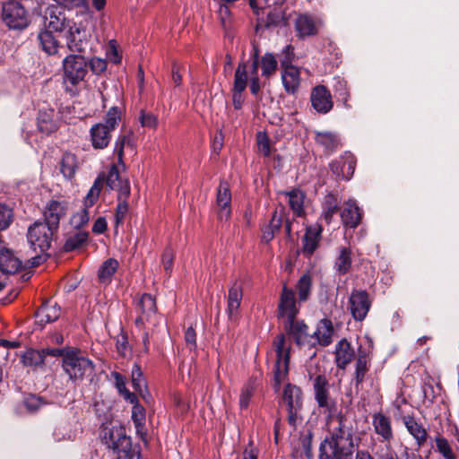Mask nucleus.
Returning <instances> with one entry per match:
<instances>
[{"instance_id": "1", "label": "nucleus", "mask_w": 459, "mask_h": 459, "mask_svg": "<svg viewBox=\"0 0 459 459\" xmlns=\"http://www.w3.org/2000/svg\"><path fill=\"white\" fill-rule=\"evenodd\" d=\"M337 431L330 439H325L320 446V459H352L354 444L351 434L345 429L342 419H337Z\"/></svg>"}, {"instance_id": "2", "label": "nucleus", "mask_w": 459, "mask_h": 459, "mask_svg": "<svg viewBox=\"0 0 459 459\" xmlns=\"http://www.w3.org/2000/svg\"><path fill=\"white\" fill-rule=\"evenodd\" d=\"M56 230L43 221H35L28 229L27 238L30 248L39 255L31 258V265L37 266L43 261L41 254H45L51 246Z\"/></svg>"}, {"instance_id": "3", "label": "nucleus", "mask_w": 459, "mask_h": 459, "mask_svg": "<svg viewBox=\"0 0 459 459\" xmlns=\"http://www.w3.org/2000/svg\"><path fill=\"white\" fill-rule=\"evenodd\" d=\"M104 442L117 459H140V452L132 446L131 438L122 427H113L104 435Z\"/></svg>"}, {"instance_id": "4", "label": "nucleus", "mask_w": 459, "mask_h": 459, "mask_svg": "<svg viewBox=\"0 0 459 459\" xmlns=\"http://www.w3.org/2000/svg\"><path fill=\"white\" fill-rule=\"evenodd\" d=\"M121 119V110L112 107L108 111L103 123L94 125L91 128V138L95 149L106 148L110 141V133L116 128Z\"/></svg>"}, {"instance_id": "5", "label": "nucleus", "mask_w": 459, "mask_h": 459, "mask_svg": "<svg viewBox=\"0 0 459 459\" xmlns=\"http://www.w3.org/2000/svg\"><path fill=\"white\" fill-rule=\"evenodd\" d=\"M62 368L73 382L81 380L84 376L93 372V363L89 359L81 356L76 350L66 351L62 361Z\"/></svg>"}, {"instance_id": "6", "label": "nucleus", "mask_w": 459, "mask_h": 459, "mask_svg": "<svg viewBox=\"0 0 459 459\" xmlns=\"http://www.w3.org/2000/svg\"><path fill=\"white\" fill-rule=\"evenodd\" d=\"M2 20L11 30H22L30 23L29 14L25 7L15 0H10L3 4Z\"/></svg>"}, {"instance_id": "7", "label": "nucleus", "mask_w": 459, "mask_h": 459, "mask_svg": "<svg viewBox=\"0 0 459 459\" xmlns=\"http://www.w3.org/2000/svg\"><path fill=\"white\" fill-rule=\"evenodd\" d=\"M65 84L76 86L87 74V61L81 55L70 54L63 60Z\"/></svg>"}, {"instance_id": "8", "label": "nucleus", "mask_w": 459, "mask_h": 459, "mask_svg": "<svg viewBox=\"0 0 459 459\" xmlns=\"http://www.w3.org/2000/svg\"><path fill=\"white\" fill-rule=\"evenodd\" d=\"M276 352V362L274 369L275 388L279 389L281 384L285 380L289 370L290 347L286 344L285 336L279 334L273 341Z\"/></svg>"}, {"instance_id": "9", "label": "nucleus", "mask_w": 459, "mask_h": 459, "mask_svg": "<svg viewBox=\"0 0 459 459\" xmlns=\"http://www.w3.org/2000/svg\"><path fill=\"white\" fill-rule=\"evenodd\" d=\"M283 52L285 56L281 60L282 84L288 93L294 94L300 83L299 70L291 65L294 56L293 48L288 45L284 48Z\"/></svg>"}, {"instance_id": "10", "label": "nucleus", "mask_w": 459, "mask_h": 459, "mask_svg": "<svg viewBox=\"0 0 459 459\" xmlns=\"http://www.w3.org/2000/svg\"><path fill=\"white\" fill-rule=\"evenodd\" d=\"M135 309L138 314L135 324L138 326L144 325L145 323L153 325L159 324L160 316L157 313L156 300L151 294H143L135 302Z\"/></svg>"}, {"instance_id": "11", "label": "nucleus", "mask_w": 459, "mask_h": 459, "mask_svg": "<svg viewBox=\"0 0 459 459\" xmlns=\"http://www.w3.org/2000/svg\"><path fill=\"white\" fill-rule=\"evenodd\" d=\"M66 47L71 52H84L89 43V37L86 30L75 22L68 25L65 30Z\"/></svg>"}, {"instance_id": "12", "label": "nucleus", "mask_w": 459, "mask_h": 459, "mask_svg": "<svg viewBox=\"0 0 459 459\" xmlns=\"http://www.w3.org/2000/svg\"><path fill=\"white\" fill-rule=\"evenodd\" d=\"M349 303L351 313L357 321H362L371 307L368 294L367 291L360 290H353L351 291Z\"/></svg>"}, {"instance_id": "13", "label": "nucleus", "mask_w": 459, "mask_h": 459, "mask_svg": "<svg viewBox=\"0 0 459 459\" xmlns=\"http://www.w3.org/2000/svg\"><path fill=\"white\" fill-rule=\"evenodd\" d=\"M294 26L297 36L299 39H305L317 34L322 26V21L317 17L303 13L297 16Z\"/></svg>"}, {"instance_id": "14", "label": "nucleus", "mask_w": 459, "mask_h": 459, "mask_svg": "<svg viewBox=\"0 0 459 459\" xmlns=\"http://www.w3.org/2000/svg\"><path fill=\"white\" fill-rule=\"evenodd\" d=\"M67 212V203L65 201L50 200L44 208L43 217L44 223L52 227L56 230L59 226V222Z\"/></svg>"}, {"instance_id": "15", "label": "nucleus", "mask_w": 459, "mask_h": 459, "mask_svg": "<svg viewBox=\"0 0 459 459\" xmlns=\"http://www.w3.org/2000/svg\"><path fill=\"white\" fill-rule=\"evenodd\" d=\"M231 193L226 182H221L217 189V216L221 221H228L231 215Z\"/></svg>"}, {"instance_id": "16", "label": "nucleus", "mask_w": 459, "mask_h": 459, "mask_svg": "<svg viewBox=\"0 0 459 459\" xmlns=\"http://www.w3.org/2000/svg\"><path fill=\"white\" fill-rule=\"evenodd\" d=\"M299 310L294 291L283 286L279 303L280 316L285 318L286 321L292 320L295 319Z\"/></svg>"}, {"instance_id": "17", "label": "nucleus", "mask_w": 459, "mask_h": 459, "mask_svg": "<svg viewBox=\"0 0 459 459\" xmlns=\"http://www.w3.org/2000/svg\"><path fill=\"white\" fill-rule=\"evenodd\" d=\"M72 22L67 21L63 13H57V7H50L46 11L44 28L41 30L49 32H62L66 30Z\"/></svg>"}, {"instance_id": "18", "label": "nucleus", "mask_w": 459, "mask_h": 459, "mask_svg": "<svg viewBox=\"0 0 459 459\" xmlns=\"http://www.w3.org/2000/svg\"><path fill=\"white\" fill-rule=\"evenodd\" d=\"M286 328L298 345L315 346L314 336L307 333V326L303 322L288 320Z\"/></svg>"}, {"instance_id": "19", "label": "nucleus", "mask_w": 459, "mask_h": 459, "mask_svg": "<svg viewBox=\"0 0 459 459\" xmlns=\"http://www.w3.org/2000/svg\"><path fill=\"white\" fill-rule=\"evenodd\" d=\"M312 107L318 112L325 114L333 108L332 96L323 85L315 87L310 96Z\"/></svg>"}, {"instance_id": "20", "label": "nucleus", "mask_w": 459, "mask_h": 459, "mask_svg": "<svg viewBox=\"0 0 459 459\" xmlns=\"http://www.w3.org/2000/svg\"><path fill=\"white\" fill-rule=\"evenodd\" d=\"M322 227L318 224L311 225L307 228L301 239L302 253L306 256H310L318 247L321 240Z\"/></svg>"}, {"instance_id": "21", "label": "nucleus", "mask_w": 459, "mask_h": 459, "mask_svg": "<svg viewBox=\"0 0 459 459\" xmlns=\"http://www.w3.org/2000/svg\"><path fill=\"white\" fill-rule=\"evenodd\" d=\"M372 425L381 442L394 441V432L391 420L385 414L378 412L372 416Z\"/></svg>"}, {"instance_id": "22", "label": "nucleus", "mask_w": 459, "mask_h": 459, "mask_svg": "<svg viewBox=\"0 0 459 459\" xmlns=\"http://www.w3.org/2000/svg\"><path fill=\"white\" fill-rule=\"evenodd\" d=\"M342 223L346 227L355 229L362 219V212L357 205L356 201L350 199L344 204V208L341 212Z\"/></svg>"}, {"instance_id": "23", "label": "nucleus", "mask_w": 459, "mask_h": 459, "mask_svg": "<svg viewBox=\"0 0 459 459\" xmlns=\"http://www.w3.org/2000/svg\"><path fill=\"white\" fill-rule=\"evenodd\" d=\"M315 399L320 408H330L329 384L324 375L316 377L313 384Z\"/></svg>"}, {"instance_id": "24", "label": "nucleus", "mask_w": 459, "mask_h": 459, "mask_svg": "<svg viewBox=\"0 0 459 459\" xmlns=\"http://www.w3.org/2000/svg\"><path fill=\"white\" fill-rule=\"evenodd\" d=\"M61 314V308L56 302L48 300L38 309L36 313L37 323L44 325L56 321Z\"/></svg>"}, {"instance_id": "25", "label": "nucleus", "mask_w": 459, "mask_h": 459, "mask_svg": "<svg viewBox=\"0 0 459 459\" xmlns=\"http://www.w3.org/2000/svg\"><path fill=\"white\" fill-rule=\"evenodd\" d=\"M242 299V286L235 281L229 290L227 313L230 320H235Z\"/></svg>"}, {"instance_id": "26", "label": "nucleus", "mask_w": 459, "mask_h": 459, "mask_svg": "<svg viewBox=\"0 0 459 459\" xmlns=\"http://www.w3.org/2000/svg\"><path fill=\"white\" fill-rule=\"evenodd\" d=\"M39 46L48 56H56L61 48L60 42L55 37L54 32L40 30L38 33Z\"/></svg>"}, {"instance_id": "27", "label": "nucleus", "mask_w": 459, "mask_h": 459, "mask_svg": "<svg viewBox=\"0 0 459 459\" xmlns=\"http://www.w3.org/2000/svg\"><path fill=\"white\" fill-rule=\"evenodd\" d=\"M354 357V350L346 339H342L335 346V362L339 368L344 369Z\"/></svg>"}, {"instance_id": "28", "label": "nucleus", "mask_w": 459, "mask_h": 459, "mask_svg": "<svg viewBox=\"0 0 459 459\" xmlns=\"http://www.w3.org/2000/svg\"><path fill=\"white\" fill-rule=\"evenodd\" d=\"M333 333V327L332 322L328 319L321 320L317 325L316 330L312 334L315 345L317 343L321 346H327L332 342Z\"/></svg>"}, {"instance_id": "29", "label": "nucleus", "mask_w": 459, "mask_h": 459, "mask_svg": "<svg viewBox=\"0 0 459 459\" xmlns=\"http://www.w3.org/2000/svg\"><path fill=\"white\" fill-rule=\"evenodd\" d=\"M403 422L419 446H422L427 441L428 433L426 429L421 424L416 421L413 417L403 416Z\"/></svg>"}, {"instance_id": "30", "label": "nucleus", "mask_w": 459, "mask_h": 459, "mask_svg": "<svg viewBox=\"0 0 459 459\" xmlns=\"http://www.w3.org/2000/svg\"><path fill=\"white\" fill-rule=\"evenodd\" d=\"M38 128L44 134H50L57 128L54 110L39 111L38 116Z\"/></svg>"}, {"instance_id": "31", "label": "nucleus", "mask_w": 459, "mask_h": 459, "mask_svg": "<svg viewBox=\"0 0 459 459\" xmlns=\"http://www.w3.org/2000/svg\"><path fill=\"white\" fill-rule=\"evenodd\" d=\"M339 211V200L333 194H327L322 202L321 218L329 224L333 215Z\"/></svg>"}, {"instance_id": "32", "label": "nucleus", "mask_w": 459, "mask_h": 459, "mask_svg": "<svg viewBox=\"0 0 459 459\" xmlns=\"http://www.w3.org/2000/svg\"><path fill=\"white\" fill-rule=\"evenodd\" d=\"M250 78V65L242 61L238 65L234 74V82L232 89L237 91H243L247 89V82Z\"/></svg>"}, {"instance_id": "33", "label": "nucleus", "mask_w": 459, "mask_h": 459, "mask_svg": "<svg viewBox=\"0 0 459 459\" xmlns=\"http://www.w3.org/2000/svg\"><path fill=\"white\" fill-rule=\"evenodd\" d=\"M282 195L289 198V205L296 216H303L305 194L299 189H293L290 192H282Z\"/></svg>"}, {"instance_id": "34", "label": "nucleus", "mask_w": 459, "mask_h": 459, "mask_svg": "<svg viewBox=\"0 0 459 459\" xmlns=\"http://www.w3.org/2000/svg\"><path fill=\"white\" fill-rule=\"evenodd\" d=\"M311 444L312 434L310 432L301 435L298 443L293 447V456L295 458L305 456L307 459H311L313 457Z\"/></svg>"}, {"instance_id": "35", "label": "nucleus", "mask_w": 459, "mask_h": 459, "mask_svg": "<svg viewBox=\"0 0 459 459\" xmlns=\"http://www.w3.org/2000/svg\"><path fill=\"white\" fill-rule=\"evenodd\" d=\"M369 368V359L365 352H359L356 359L354 382L356 387H359L364 381L366 374Z\"/></svg>"}, {"instance_id": "36", "label": "nucleus", "mask_w": 459, "mask_h": 459, "mask_svg": "<svg viewBox=\"0 0 459 459\" xmlns=\"http://www.w3.org/2000/svg\"><path fill=\"white\" fill-rule=\"evenodd\" d=\"M104 173H101L97 177V178L94 180L93 185L91 186L84 198L83 206L90 209L97 203L100 197V191L104 185Z\"/></svg>"}, {"instance_id": "37", "label": "nucleus", "mask_w": 459, "mask_h": 459, "mask_svg": "<svg viewBox=\"0 0 459 459\" xmlns=\"http://www.w3.org/2000/svg\"><path fill=\"white\" fill-rule=\"evenodd\" d=\"M316 142L322 146L326 152H333L340 144L338 136L329 132H318L316 134Z\"/></svg>"}, {"instance_id": "38", "label": "nucleus", "mask_w": 459, "mask_h": 459, "mask_svg": "<svg viewBox=\"0 0 459 459\" xmlns=\"http://www.w3.org/2000/svg\"><path fill=\"white\" fill-rule=\"evenodd\" d=\"M301 390L296 385H286L283 391V401L288 408H301Z\"/></svg>"}, {"instance_id": "39", "label": "nucleus", "mask_w": 459, "mask_h": 459, "mask_svg": "<svg viewBox=\"0 0 459 459\" xmlns=\"http://www.w3.org/2000/svg\"><path fill=\"white\" fill-rule=\"evenodd\" d=\"M89 233L79 230L67 236L64 244V250L71 252L82 247L88 240Z\"/></svg>"}, {"instance_id": "40", "label": "nucleus", "mask_w": 459, "mask_h": 459, "mask_svg": "<svg viewBox=\"0 0 459 459\" xmlns=\"http://www.w3.org/2000/svg\"><path fill=\"white\" fill-rule=\"evenodd\" d=\"M118 268V262L114 258L106 260L99 270V280L103 284H108L111 281L112 276Z\"/></svg>"}, {"instance_id": "41", "label": "nucleus", "mask_w": 459, "mask_h": 459, "mask_svg": "<svg viewBox=\"0 0 459 459\" xmlns=\"http://www.w3.org/2000/svg\"><path fill=\"white\" fill-rule=\"evenodd\" d=\"M258 66H259L258 50L256 48H255L254 54L252 56V63L250 65V78H249L250 91L254 95H257L261 89L259 76H258Z\"/></svg>"}, {"instance_id": "42", "label": "nucleus", "mask_w": 459, "mask_h": 459, "mask_svg": "<svg viewBox=\"0 0 459 459\" xmlns=\"http://www.w3.org/2000/svg\"><path fill=\"white\" fill-rule=\"evenodd\" d=\"M351 266V252L348 247H341L335 259L334 267L340 274H345Z\"/></svg>"}, {"instance_id": "43", "label": "nucleus", "mask_w": 459, "mask_h": 459, "mask_svg": "<svg viewBox=\"0 0 459 459\" xmlns=\"http://www.w3.org/2000/svg\"><path fill=\"white\" fill-rule=\"evenodd\" d=\"M262 70V75L269 78L275 74L278 67V61L273 54L266 53L261 58L258 57Z\"/></svg>"}, {"instance_id": "44", "label": "nucleus", "mask_w": 459, "mask_h": 459, "mask_svg": "<svg viewBox=\"0 0 459 459\" xmlns=\"http://www.w3.org/2000/svg\"><path fill=\"white\" fill-rule=\"evenodd\" d=\"M77 169V160L75 155L65 153L60 162L61 173L66 178H72Z\"/></svg>"}, {"instance_id": "45", "label": "nucleus", "mask_w": 459, "mask_h": 459, "mask_svg": "<svg viewBox=\"0 0 459 459\" xmlns=\"http://www.w3.org/2000/svg\"><path fill=\"white\" fill-rule=\"evenodd\" d=\"M132 420L134 421L136 433L140 435L141 437L143 438V436L145 435V410L139 403H136L133 406Z\"/></svg>"}, {"instance_id": "46", "label": "nucleus", "mask_w": 459, "mask_h": 459, "mask_svg": "<svg viewBox=\"0 0 459 459\" xmlns=\"http://www.w3.org/2000/svg\"><path fill=\"white\" fill-rule=\"evenodd\" d=\"M131 378L132 385L134 388V390L144 397V393L146 392L147 389V384L139 365H134L131 372Z\"/></svg>"}, {"instance_id": "47", "label": "nucleus", "mask_w": 459, "mask_h": 459, "mask_svg": "<svg viewBox=\"0 0 459 459\" xmlns=\"http://www.w3.org/2000/svg\"><path fill=\"white\" fill-rule=\"evenodd\" d=\"M22 362L26 367H39L44 364V352L28 350L22 355Z\"/></svg>"}, {"instance_id": "48", "label": "nucleus", "mask_w": 459, "mask_h": 459, "mask_svg": "<svg viewBox=\"0 0 459 459\" xmlns=\"http://www.w3.org/2000/svg\"><path fill=\"white\" fill-rule=\"evenodd\" d=\"M385 444L379 446L376 451V455L378 459H399L398 454L395 451V446L402 447L400 445L394 444L393 441L384 442Z\"/></svg>"}, {"instance_id": "49", "label": "nucleus", "mask_w": 459, "mask_h": 459, "mask_svg": "<svg viewBox=\"0 0 459 459\" xmlns=\"http://www.w3.org/2000/svg\"><path fill=\"white\" fill-rule=\"evenodd\" d=\"M312 286V278L308 273L303 274L298 283L297 290L299 299L300 301H305L308 299Z\"/></svg>"}, {"instance_id": "50", "label": "nucleus", "mask_w": 459, "mask_h": 459, "mask_svg": "<svg viewBox=\"0 0 459 459\" xmlns=\"http://www.w3.org/2000/svg\"><path fill=\"white\" fill-rule=\"evenodd\" d=\"M130 136L127 134L119 135L115 143L114 153L117 156L118 163L124 165L123 155L125 145H130Z\"/></svg>"}, {"instance_id": "51", "label": "nucleus", "mask_w": 459, "mask_h": 459, "mask_svg": "<svg viewBox=\"0 0 459 459\" xmlns=\"http://www.w3.org/2000/svg\"><path fill=\"white\" fill-rule=\"evenodd\" d=\"M89 220H90L89 208H86L85 206H83V208L80 212H78L73 215V217L71 219V223L74 228L80 229L81 227L87 224Z\"/></svg>"}, {"instance_id": "52", "label": "nucleus", "mask_w": 459, "mask_h": 459, "mask_svg": "<svg viewBox=\"0 0 459 459\" xmlns=\"http://www.w3.org/2000/svg\"><path fill=\"white\" fill-rule=\"evenodd\" d=\"M122 177L119 175L118 169L116 165H112L108 170L107 176H105L104 182L109 189L113 190L114 187L117 186L119 182L122 180Z\"/></svg>"}, {"instance_id": "53", "label": "nucleus", "mask_w": 459, "mask_h": 459, "mask_svg": "<svg viewBox=\"0 0 459 459\" xmlns=\"http://www.w3.org/2000/svg\"><path fill=\"white\" fill-rule=\"evenodd\" d=\"M436 446L440 454L446 458V459H455L451 446L447 440L444 438L443 437H436Z\"/></svg>"}, {"instance_id": "54", "label": "nucleus", "mask_w": 459, "mask_h": 459, "mask_svg": "<svg viewBox=\"0 0 459 459\" xmlns=\"http://www.w3.org/2000/svg\"><path fill=\"white\" fill-rule=\"evenodd\" d=\"M13 211L7 205L0 204V230L7 229L13 221Z\"/></svg>"}, {"instance_id": "55", "label": "nucleus", "mask_w": 459, "mask_h": 459, "mask_svg": "<svg viewBox=\"0 0 459 459\" xmlns=\"http://www.w3.org/2000/svg\"><path fill=\"white\" fill-rule=\"evenodd\" d=\"M355 169V159L352 155L349 154L345 157L342 165V177L349 180L353 175Z\"/></svg>"}, {"instance_id": "56", "label": "nucleus", "mask_w": 459, "mask_h": 459, "mask_svg": "<svg viewBox=\"0 0 459 459\" xmlns=\"http://www.w3.org/2000/svg\"><path fill=\"white\" fill-rule=\"evenodd\" d=\"M254 387L248 383L244 385L239 395V407L240 409H247L249 405L250 400L253 396Z\"/></svg>"}, {"instance_id": "57", "label": "nucleus", "mask_w": 459, "mask_h": 459, "mask_svg": "<svg viewBox=\"0 0 459 459\" xmlns=\"http://www.w3.org/2000/svg\"><path fill=\"white\" fill-rule=\"evenodd\" d=\"M23 405L28 411L34 412L43 405V402L40 397L30 394L24 398Z\"/></svg>"}, {"instance_id": "58", "label": "nucleus", "mask_w": 459, "mask_h": 459, "mask_svg": "<svg viewBox=\"0 0 459 459\" xmlns=\"http://www.w3.org/2000/svg\"><path fill=\"white\" fill-rule=\"evenodd\" d=\"M118 186L114 187L113 190L117 191V198L118 200H126L130 195V184L127 178H122V180L117 184Z\"/></svg>"}, {"instance_id": "59", "label": "nucleus", "mask_w": 459, "mask_h": 459, "mask_svg": "<svg viewBox=\"0 0 459 459\" xmlns=\"http://www.w3.org/2000/svg\"><path fill=\"white\" fill-rule=\"evenodd\" d=\"M139 119L143 126L155 128L158 125L157 117L152 113H147L143 110L141 111Z\"/></svg>"}, {"instance_id": "60", "label": "nucleus", "mask_w": 459, "mask_h": 459, "mask_svg": "<svg viewBox=\"0 0 459 459\" xmlns=\"http://www.w3.org/2000/svg\"><path fill=\"white\" fill-rule=\"evenodd\" d=\"M89 65L92 73L100 74L107 69V61L100 57H92Z\"/></svg>"}, {"instance_id": "61", "label": "nucleus", "mask_w": 459, "mask_h": 459, "mask_svg": "<svg viewBox=\"0 0 459 459\" xmlns=\"http://www.w3.org/2000/svg\"><path fill=\"white\" fill-rule=\"evenodd\" d=\"M185 342L190 351L196 349V333L193 326L186 328L185 332Z\"/></svg>"}, {"instance_id": "62", "label": "nucleus", "mask_w": 459, "mask_h": 459, "mask_svg": "<svg viewBox=\"0 0 459 459\" xmlns=\"http://www.w3.org/2000/svg\"><path fill=\"white\" fill-rule=\"evenodd\" d=\"M118 201H119V203L117 206L116 214H115L117 224H119L124 221V218L128 212V204H127L126 200L122 199V200H118Z\"/></svg>"}, {"instance_id": "63", "label": "nucleus", "mask_w": 459, "mask_h": 459, "mask_svg": "<svg viewBox=\"0 0 459 459\" xmlns=\"http://www.w3.org/2000/svg\"><path fill=\"white\" fill-rule=\"evenodd\" d=\"M257 145L259 152H262L264 156H268L270 154L269 140L266 134L262 133L258 134Z\"/></svg>"}, {"instance_id": "64", "label": "nucleus", "mask_w": 459, "mask_h": 459, "mask_svg": "<svg viewBox=\"0 0 459 459\" xmlns=\"http://www.w3.org/2000/svg\"><path fill=\"white\" fill-rule=\"evenodd\" d=\"M218 15L221 22L222 26L224 28H226L230 23V7L227 4H221L219 10H218Z\"/></svg>"}]
</instances>
